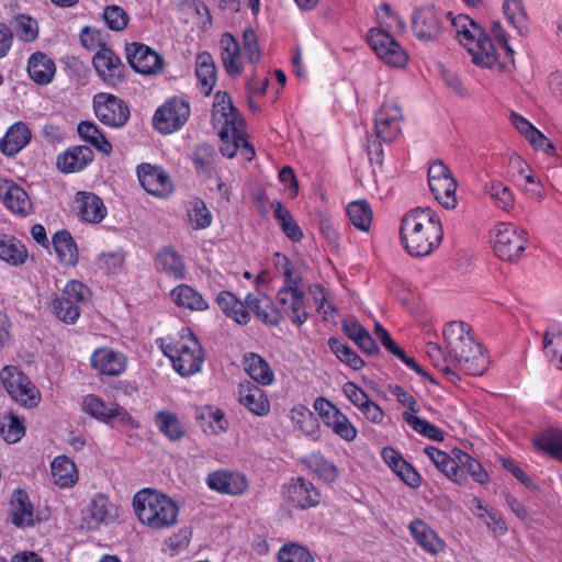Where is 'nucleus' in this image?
I'll return each mask as SVG.
<instances>
[{
    "instance_id": "nucleus-21",
    "label": "nucleus",
    "mask_w": 562,
    "mask_h": 562,
    "mask_svg": "<svg viewBox=\"0 0 562 562\" xmlns=\"http://www.w3.org/2000/svg\"><path fill=\"white\" fill-rule=\"evenodd\" d=\"M9 516L18 528L33 527L40 519L35 516L33 505L24 490H15L10 501Z\"/></svg>"
},
{
    "instance_id": "nucleus-18",
    "label": "nucleus",
    "mask_w": 562,
    "mask_h": 562,
    "mask_svg": "<svg viewBox=\"0 0 562 562\" xmlns=\"http://www.w3.org/2000/svg\"><path fill=\"white\" fill-rule=\"evenodd\" d=\"M90 363L100 374L117 376L126 370L127 359L120 351L102 347L92 352Z\"/></svg>"
},
{
    "instance_id": "nucleus-39",
    "label": "nucleus",
    "mask_w": 562,
    "mask_h": 562,
    "mask_svg": "<svg viewBox=\"0 0 562 562\" xmlns=\"http://www.w3.org/2000/svg\"><path fill=\"white\" fill-rule=\"evenodd\" d=\"M244 367L252 380L261 385H269L273 382V371L269 363L257 353H248L244 357Z\"/></svg>"
},
{
    "instance_id": "nucleus-34",
    "label": "nucleus",
    "mask_w": 562,
    "mask_h": 562,
    "mask_svg": "<svg viewBox=\"0 0 562 562\" xmlns=\"http://www.w3.org/2000/svg\"><path fill=\"white\" fill-rule=\"evenodd\" d=\"M195 75L200 91L206 97L210 95L216 82V68L212 55L207 52L196 56Z\"/></svg>"
},
{
    "instance_id": "nucleus-23",
    "label": "nucleus",
    "mask_w": 562,
    "mask_h": 562,
    "mask_svg": "<svg viewBox=\"0 0 562 562\" xmlns=\"http://www.w3.org/2000/svg\"><path fill=\"white\" fill-rule=\"evenodd\" d=\"M0 200L13 213L27 215L31 211L27 193L11 180L0 181Z\"/></svg>"
},
{
    "instance_id": "nucleus-5",
    "label": "nucleus",
    "mask_w": 562,
    "mask_h": 562,
    "mask_svg": "<svg viewBox=\"0 0 562 562\" xmlns=\"http://www.w3.org/2000/svg\"><path fill=\"white\" fill-rule=\"evenodd\" d=\"M10 396L24 407H35L40 402V392L31 380L16 367L7 366L0 374Z\"/></svg>"
},
{
    "instance_id": "nucleus-56",
    "label": "nucleus",
    "mask_w": 562,
    "mask_h": 562,
    "mask_svg": "<svg viewBox=\"0 0 562 562\" xmlns=\"http://www.w3.org/2000/svg\"><path fill=\"white\" fill-rule=\"evenodd\" d=\"M402 418L418 434L435 440H443V431L437 426L430 424L426 419L419 418L412 413L404 412Z\"/></svg>"
},
{
    "instance_id": "nucleus-28",
    "label": "nucleus",
    "mask_w": 562,
    "mask_h": 562,
    "mask_svg": "<svg viewBox=\"0 0 562 562\" xmlns=\"http://www.w3.org/2000/svg\"><path fill=\"white\" fill-rule=\"evenodd\" d=\"M29 77L40 86L50 83L56 74L55 61L43 52L33 53L27 60Z\"/></svg>"
},
{
    "instance_id": "nucleus-43",
    "label": "nucleus",
    "mask_w": 562,
    "mask_h": 562,
    "mask_svg": "<svg viewBox=\"0 0 562 562\" xmlns=\"http://www.w3.org/2000/svg\"><path fill=\"white\" fill-rule=\"evenodd\" d=\"M79 136L100 153L109 155L112 151V145L99 130L98 125L90 121H82L77 127Z\"/></svg>"
},
{
    "instance_id": "nucleus-59",
    "label": "nucleus",
    "mask_w": 562,
    "mask_h": 562,
    "mask_svg": "<svg viewBox=\"0 0 562 562\" xmlns=\"http://www.w3.org/2000/svg\"><path fill=\"white\" fill-rule=\"evenodd\" d=\"M111 503L104 494H97L91 501L89 513L93 522L109 524L112 519Z\"/></svg>"
},
{
    "instance_id": "nucleus-14",
    "label": "nucleus",
    "mask_w": 562,
    "mask_h": 562,
    "mask_svg": "<svg viewBox=\"0 0 562 562\" xmlns=\"http://www.w3.org/2000/svg\"><path fill=\"white\" fill-rule=\"evenodd\" d=\"M125 54L130 66L136 72L151 75L162 68V57L145 44H127Z\"/></svg>"
},
{
    "instance_id": "nucleus-11",
    "label": "nucleus",
    "mask_w": 562,
    "mask_h": 562,
    "mask_svg": "<svg viewBox=\"0 0 562 562\" xmlns=\"http://www.w3.org/2000/svg\"><path fill=\"white\" fill-rule=\"evenodd\" d=\"M403 120L401 105L394 100H385L374 114L376 137L385 143L394 142L401 134Z\"/></svg>"
},
{
    "instance_id": "nucleus-9",
    "label": "nucleus",
    "mask_w": 562,
    "mask_h": 562,
    "mask_svg": "<svg viewBox=\"0 0 562 562\" xmlns=\"http://www.w3.org/2000/svg\"><path fill=\"white\" fill-rule=\"evenodd\" d=\"M367 40L378 57L385 64L393 67L405 66L407 55L389 32L380 27H372L367 34Z\"/></svg>"
},
{
    "instance_id": "nucleus-42",
    "label": "nucleus",
    "mask_w": 562,
    "mask_h": 562,
    "mask_svg": "<svg viewBox=\"0 0 562 562\" xmlns=\"http://www.w3.org/2000/svg\"><path fill=\"white\" fill-rule=\"evenodd\" d=\"M16 37L24 43H33L38 37V23L27 14H15L8 24Z\"/></svg>"
},
{
    "instance_id": "nucleus-31",
    "label": "nucleus",
    "mask_w": 562,
    "mask_h": 562,
    "mask_svg": "<svg viewBox=\"0 0 562 562\" xmlns=\"http://www.w3.org/2000/svg\"><path fill=\"white\" fill-rule=\"evenodd\" d=\"M212 115L213 120H217L220 116L224 120V124L231 125L232 130L235 131L245 125V121L233 104L231 95L225 91L215 93Z\"/></svg>"
},
{
    "instance_id": "nucleus-6",
    "label": "nucleus",
    "mask_w": 562,
    "mask_h": 562,
    "mask_svg": "<svg viewBox=\"0 0 562 562\" xmlns=\"http://www.w3.org/2000/svg\"><path fill=\"white\" fill-rule=\"evenodd\" d=\"M527 233L510 223H502L495 229L493 248L498 258L513 261L520 257L527 245Z\"/></svg>"
},
{
    "instance_id": "nucleus-64",
    "label": "nucleus",
    "mask_w": 562,
    "mask_h": 562,
    "mask_svg": "<svg viewBox=\"0 0 562 562\" xmlns=\"http://www.w3.org/2000/svg\"><path fill=\"white\" fill-rule=\"evenodd\" d=\"M488 194L492 196L496 205L504 211H509L514 205V195L512 191L501 182H493L488 188Z\"/></svg>"
},
{
    "instance_id": "nucleus-30",
    "label": "nucleus",
    "mask_w": 562,
    "mask_h": 562,
    "mask_svg": "<svg viewBox=\"0 0 562 562\" xmlns=\"http://www.w3.org/2000/svg\"><path fill=\"white\" fill-rule=\"evenodd\" d=\"M32 134L27 125L16 122L9 127L0 139V150L5 156H14L21 151L31 140Z\"/></svg>"
},
{
    "instance_id": "nucleus-1",
    "label": "nucleus",
    "mask_w": 562,
    "mask_h": 562,
    "mask_svg": "<svg viewBox=\"0 0 562 562\" xmlns=\"http://www.w3.org/2000/svg\"><path fill=\"white\" fill-rule=\"evenodd\" d=\"M439 218L429 209L417 207L407 212L401 224V239L413 257L430 255L442 239Z\"/></svg>"
},
{
    "instance_id": "nucleus-57",
    "label": "nucleus",
    "mask_w": 562,
    "mask_h": 562,
    "mask_svg": "<svg viewBox=\"0 0 562 562\" xmlns=\"http://www.w3.org/2000/svg\"><path fill=\"white\" fill-rule=\"evenodd\" d=\"M503 12L507 21L522 34L527 30V13L520 0H505L503 3Z\"/></svg>"
},
{
    "instance_id": "nucleus-17",
    "label": "nucleus",
    "mask_w": 562,
    "mask_h": 562,
    "mask_svg": "<svg viewBox=\"0 0 562 562\" xmlns=\"http://www.w3.org/2000/svg\"><path fill=\"white\" fill-rule=\"evenodd\" d=\"M207 486L221 494L238 496L248 488L247 477L239 472L217 470L211 472L206 479Z\"/></svg>"
},
{
    "instance_id": "nucleus-55",
    "label": "nucleus",
    "mask_w": 562,
    "mask_h": 562,
    "mask_svg": "<svg viewBox=\"0 0 562 562\" xmlns=\"http://www.w3.org/2000/svg\"><path fill=\"white\" fill-rule=\"evenodd\" d=\"M335 435L346 441H353L357 438L358 430L349 418L339 409L334 412L331 418L326 424Z\"/></svg>"
},
{
    "instance_id": "nucleus-44",
    "label": "nucleus",
    "mask_w": 562,
    "mask_h": 562,
    "mask_svg": "<svg viewBox=\"0 0 562 562\" xmlns=\"http://www.w3.org/2000/svg\"><path fill=\"white\" fill-rule=\"evenodd\" d=\"M347 216L351 224L362 232H368L372 223L373 212L366 200L350 202L346 209Z\"/></svg>"
},
{
    "instance_id": "nucleus-51",
    "label": "nucleus",
    "mask_w": 562,
    "mask_h": 562,
    "mask_svg": "<svg viewBox=\"0 0 562 562\" xmlns=\"http://www.w3.org/2000/svg\"><path fill=\"white\" fill-rule=\"evenodd\" d=\"M303 463L319 477L326 481H334L337 477L336 465L327 460L321 452H313L303 459Z\"/></svg>"
},
{
    "instance_id": "nucleus-37",
    "label": "nucleus",
    "mask_w": 562,
    "mask_h": 562,
    "mask_svg": "<svg viewBox=\"0 0 562 562\" xmlns=\"http://www.w3.org/2000/svg\"><path fill=\"white\" fill-rule=\"evenodd\" d=\"M220 44L222 61L227 74L233 77L240 75L241 66L238 64L240 47L237 40L231 33H224Z\"/></svg>"
},
{
    "instance_id": "nucleus-52",
    "label": "nucleus",
    "mask_w": 562,
    "mask_h": 562,
    "mask_svg": "<svg viewBox=\"0 0 562 562\" xmlns=\"http://www.w3.org/2000/svg\"><path fill=\"white\" fill-rule=\"evenodd\" d=\"M452 453L458 461L459 468L462 471L465 469L475 482L480 484H485L488 482V474L477 460L461 449H453Z\"/></svg>"
},
{
    "instance_id": "nucleus-54",
    "label": "nucleus",
    "mask_w": 562,
    "mask_h": 562,
    "mask_svg": "<svg viewBox=\"0 0 562 562\" xmlns=\"http://www.w3.org/2000/svg\"><path fill=\"white\" fill-rule=\"evenodd\" d=\"M543 350L547 358L562 370V329L548 328L543 335Z\"/></svg>"
},
{
    "instance_id": "nucleus-45",
    "label": "nucleus",
    "mask_w": 562,
    "mask_h": 562,
    "mask_svg": "<svg viewBox=\"0 0 562 562\" xmlns=\"http://www.w3.org/2000/svg\"><path fill=\"white\" fill-rule=\"evenodd\" d=\"M27 250L25 246L12 236L0 239V259L11 266H20L25 262Z\"/></svg>"
},
{
    "instance_id": "nucleus-48",
    "label": "nucleus",
    "mask_w": 562,
    "mask_h": 562,
    "mask_svg": "<svg viewBox=\"0 0 562 562\" xmlns=\"http://www.w3.org/2000/svg\"><path fill=\"white\" fill-rule=\"evenodd\" d=\"M451 26L454 36L461 45H468L469 42L475 40V35L480 34L481 26L465 14H459L451 18Z\"/></svg>"
},
{
    "instance_id": "nucleus-47",
    "label": "nucleus",
    "mask_w": 562,
    "mask_h": 562,
    "mask_svg": "<svg viewBox=\"0 0 562 562\" xmlns=\"http://www.w3.org/2000/svg\"><path fill=\"white\" fill-rule=\"evenodd\" d=\"M328 346L339 361L353 370H361L364 367L363 359L340 338L330 337Z\"/></svg>"
},
{
    "instance_id": "nucleus-53",
    "label": "nucleus",
    "mask_w": 562,
    "mask_h": 562,
    "mask_svg": "<svg viewBox=\"0 0 562 562\" xmlns=\"http://www.w3.org/2000/svg\"><path fill=\"white\" fill-rule=\"evenodd\" d=\"M25 435L23 419L15 414H8L0 420V436L8 443H15Z\"/></svg>"
},
{
    "instance_id": "nucleus-32",
    "label": "nucleus",
    "mask_w": 562,
    "mask_h": 562,
    "mask_svg": "<svg viewBox=\"0 0 562 562\" xmlns=\"http://www.w3.org/2000/svg\"><path fill=\"white\" fill-rule=\"evenodd\" d=\"M246 304L249 311L266 325L277 326L283 318L282 312L274 306L269 297H262L248 293Z\"/></svg>"
},
{
    "instance_id": "nucleus-60",
    "label": "nucleus",
    "mask_w": 562,
    "mask_h": 562,
    "mask_svg": "<svg viewBox=\"0 0 562 562\" xmlns=\"http://www.w3.org/2000/svg\"><path fill=\"white\" fill-rule=\"evenodd\" d=\"M215 149L209 144H201L196 146L193 153V164L199 172L210 175L213 169Z\"/></svg>"
},
{
    "instance_id": "nucleus-33",
    "label": "nucleus",
    "mask_w": 562,
    "mask_h": 562,
    "mask_svg": "<svg viewBox=\"0 0 562 562\" xmlns=\"http://www.w3.org/2000/svg\"><path fill=\"white\" fill-rule=\"evenodd\" d=\"M216 302L222 312L237 324L246 325L249 323L250 313L246 301H240L229 291H222L217 295Z\"/></svg>"
},
{
    "instance_id": "nucleus-7",
    "label": "nucleus",
    "mask_w": 562,
    "mask_h": 562,
    "mask_svg": "<svg viewBox=\"0 0 562 562\" xmlns=\"http://www.w3.org/2000/svg\"><path fill=\"white\" fill-rule=\"evenodd\" d=\"M425 351L432 364L440 370L450 382H457L459 380L457 371H462L470 375L482 374V367H471L468 364V361H463L456 353L453 356L450 350L447 349V352H445L436 342H428Z\"/></svg>"
},
{
    "instance_id": "nucleus-63",
    "label": "nucleus",
    "mask_w": 562,
    "mask_h": 562,
    "mask_svg": "<svg viewBox=\"0 0 562 562\" xmlns=\"http://www.w3.org/2000/svg\"><path fill=\"white\" fill-rule=\"evenodd\" d=\"M189 217L194 229H204L212 223V214L204 201L200 199L193 201Z\"/></svg>"
},
{
    "instance_id": "nucleus-13",
    "label": "nucleus",
    "mask_w": 562,
    "mask_h": 562,
    "mask_svg": "<svg viewBox=\"0 0 562 562\" xmlns=\"http://www.w3.org/2000/svg\"><path fill=\"white\" fill-rule=\"evenodd\" d=\"M300 281H289L278 291L277 299L281 305L282 315L285 314L296 326H302L308 319L304 291L300 288Z\"/></svg>"
},
{
    "instance_id": "nucleus-15",
    "label": "nucleus",
    "mask_w": 562,
    "mask_h": 562,
    "mask_svg": "<svg viewBox=\"0 0 562 562\" xmlns=\"http://www.w3.org/2000/svg\"><path fill=\"white\" fill-rule=\"evenodd\" d=\"M95 71L109 86L115 87L123 81L124 65L112 49L102 45L92 59Z\"/></svg>"
},
{
    "instance_id": "nucleus-25",
    "label": "nucleus",
    "mask_w": 562,
    "mask_h": 562,
    "mask_svg": "<svg viewBox=\"0 0 562 562\" xmlns=\"http://www.w3.org/2000/svg\"><path fill=\"white\" fill-rule=\"evenodd\" d=\"M425 453L449 480L459 485H464L468 482V477L464 471L459 468L454 456L451 457L447 452L431 446L425 448Z\"/></svg>"
},
{
    "instance_id": "nucleus-24",
    "label": "nucleus",
    "mask_w": 562,
    "mask_h": 562,
    "mask_svg": "<svg viewBox=\"0 0 562 562\" xmlns=\"http://www.w3.org/2000/svg\"><path fill=\"white\" fill-rule=\"evenodd\" d=\"M93 151L88 146H74L58 155L57 168L63 173L83 170L93 160Z\"/></svg>"
},
{
    "instance_id": "nucleus-29",
    "label": "nucleus",
    "mask_w": 562,
    "mask_h": 562,
    "mask_svg": "<svg viewBox=\"0 0 562 562\" xmlns=\"http://www.w3.org/2000/svg\"><path fill=\"white\" fill-rule=\"evenodd\" d=\"M239 402L251 413L265 416L270 412L269 400L262 389L247 381L238 386Z\"/></svg>"
},
{
    "instance_id": "nucleus-49",
    "label": "nucleus",
    "mask_w": 562,
    "mask_h": 562,
    "mask_svg": "<svg viewBox=\"0 0 562 562\" xmlns=\"http://www.w3.org/2000/svg\"><path fill=\"white\" fill-rule=\"evenodd\" d=\"M291 419L305 436L314 440L319 438V423L313 413L304 406L294 407L291 411Z\"/></svg>"
},
{
    "instance_id": "nucleus-27",
    "label": "nucleus",
    "mask_w": 562,
    "mask_h": 562,
    "mask_svg": "<svg viewBox=\"0 0 562 562\" xmlns=\"http://www.w3.org/2000/svg\"><path fill=\"white\" fill-rule=\"evenodd\" d=\"M468 47L472 61L483 68H491L497 61L495 46L490 36L481 29L480 34L475 35L473 42H469Z\"/></svg>"
},
{
    "instance_id": "nucleus-35",
    "label": "nucleus",
    "mask_w": 562,
    "mask_h": 562,
    "mask_svg": "<svg viewBox=\"0 0 562 562\" xmlns=\"http://www.w3.org/2000/svg\"><path fill=\"white\" fill-rule=\"evenodd\" d=\"M532 445L552 459L562 463V430L549 427L532 439Z\"/></svg>"
},
{
    "instance_id": "nucleus-46",
    "label": "nucleus",
    "mask_w": 562,
    "mask_h": 562,
    "mask_svg": "<svg viewBox=\"0 0 562 562\" xmlns=\"http://www.w3.org/2000/svg\"><path fill=\"white\" fill-rule=\"evenodd\" d=\"M53 245L60 261L67 265H75L77 262L78 249L69 232H57L53 236Z\"/></svg>"
},
{
    "instance_id": "nucleus-12",
    "label": "nucleus",
    "mask_w": 562,
    "mask_h": 562,
    "mask_svg": "<svg viewBox=\"0 0 562 562\" xmlns=\"http://www.w3.org/2000/svg\"><path fill=\"white\" fill-rule=\"evenodd\" d=\"M189 116V103L181 98L175 97L158 108L154 115V125L159 132L170 134L181 128Z\"/></svg>"
},
{
    "instance_id": "nucleus-2",
    "label": "nucleus",
    "mask_w": 562,
    "mask_h": 562,
    "mask_svg": "<svg viewBox=\"0 0 562 562\" xmlns=\"http://www.w3.org/2000/svg\"><path fill=\"white\" fill-rule=\"evenodd\" d=\"M133 507L138 520L153 530H162L177 524L179 506L169 496L145 488L133 497Z\"/></svg>"
},
{
    "instance_id": "nucleus-10",
    "label": "nucleus",
    "mask_w": 562,
    "mask_h": 562,
    "mask_svg": "<svg viewBox=\"0 0 562 562\" xmlns=\"http://www.w3.org/2000/svg\"><path fill=\"white\" fill-rule=\"evenodd\" d=\"M446 14L428 4L416 9L412 16V27L415 36L423 42L437 41L443 31Z\"/></svg>"
},
{
    "instance_id": "nucleus-8",
    "label": "nucleus",
    "mask_w": 562,
    "mask_h": 562,
    "mask_svg": "<svg viewBox=\"0 0 562 562\" xmlns=\"http://www.w3.org/2000/svg\"><path fill=\"white\" fill-rule=\"evenodd\" d=\"M93 109L98 120L110 127H123L131 115L127 103L111 93L101 92L93 98Z\"/></svg>"
},
{
    "instance_id": "nucleus-38",
    "label": "nucleus",
    "mask_w": 562,
    "mask_h": 562,
    "mask_svg": "<svg viewBox=\"0 0 562 562\" xmlns=\"http://www.w3.org/2000/svg\"><path fill=\"white\" fill-rule=\"evenodd\" d=\"M52 475L55 483L60 487H70L76 484L78 480V472L76 464L67 456L56 457L52 464Z\"/></svg>"
},
{
    "instance_id": "nucleus-40",
    "label": "nucleus",
    "mask_w": 562,
    "mask_h": 562,
    "mask_svg": "<svg viewBox=\"0 0 562 562\" xmlns=\"http://www.w3.org/2000/svg\"><path fill=\"white\" fill-rule=\"evenodd\" d=\"M173 302L181 307L192 311H204L209 307L207 302L193 288L187 284H180L171 292Z\"/></svg>"
},
{
    "instance_id": "nucleus-58",
    "label": "nucleus",
    "mask_w": 562,
    "mask_h": 562,
    "mask_svg": "<svg viewBox=\"0 0 562 562\" xmlns=\"http://www.w3.org/2000/svg\"><path fill=\"white\" fill-rule=\"evenodd\" d=\"M52 308L54 314L64 323L75 324L80 316V310L75 301H69L67 296H59L53 301Z\"/></svg>"
},
{
    "instance_id": "nucleus-50",
    "label": "nucleus",
    "mask_w": 562,
    "mask_h": 562,
    "mask_svg": "<svg viewBox=\"0 0 562 562\" xmlns=\"http://www.w3.org/2000/svg\"><path fill=\"white\" fill-rule=\"evenodd\" d=\"M157 265L160 270L175 279H181L184 276L183 260L180 255L171 248H164L158 254Z\"/></svg>"
},
{
    "instance_id": "nucleus-41",
    "label": "nucleus",
    "mask_w": 562,
    "mask_h": 562,
    "mask_svg": "<svg viewBox=\"0 0 562 562\" xmlns=\"http://www.w3.org/2000/svg\"><path fill=\"white\" fill-rule=\"evenodd\" d=\"M457 181L452 176L429 183L435 199L446 209H454L457 205Z\"/></svg>"
},
{
    "instance_id": "nucleus-62",
    "label": "nucleus",
    "mask_w": 562,
    "mask_h": 562,
    "mask_svg": "<svg viewBox=\"0 0 562 562\" xmlns=\"http://www.w3.org/2000/svg\"><path fill=\"white\" fill-rule=\"evenodd\" d=\"M103 20L110 30L121 32L127 26L130 16L122 7L112 4L104 8Z\"/></svg>"
},
{
    "instance_id": "nucleus-4",
    "label": "nucleus",
    "mask_w": 562,
    "mask_h": 562,
    "mask_svg": "<svg viewBox=\"0 0 562 562\" xmlns=\"http://www.w3.org/2000/svg\"><path fill=\"white\" fill-rule=\"evenodd\" d=\"M447 349L468 361L471 367H482V374L487 367L486 358L480 344L475 342L471 335V328L468 324L460 321H453L446 325L443 329Z\"/></svg>"
},
{
    "instance_id": "nucleus-3",
    "label": "nucleus",
    "mask_w": 562,
    "mask_h": 562,
    "mask_svg": "<svg viewBox=\"0 0 562 562\" xmlns=\"http://www.w3.org/2000/svg\"><path fill=\"white\" fill-rule=\"evenodd\" d=\"M159 347L168 357L173 369L182 376H190L201 371L204 352L189 328H182L178 337L158 339Z\"/></svg>"
},
{
    "instance_id": "nucleus-26",
    "label": "nucleus",
    "mask_w": 562,
    "mask_h": 562,
    "mask_svg": "<svg viewBox=\"0 0 562 562\" xmlns=\"http://www.w3.org/2000/svg\"><path fill=\"white\" fill-rule=\"evenodd\" d=\"M408 529L416 543L426 552L436 555L443 551L445 541L424 520H412Z\"/></svg>"
},
{
    "instance_id": "nucleus-19",
    "label": "nucleus",
    "mask_w": 562,
    "mask_h": 562,
    "mask_svg": "<svg viewBox=\"0 0 562 562\" xmlns=\"http://www.w3.org/2000/svg\"><path fill=\"white\" fill-rule=\"evenodd\" d=\"M82 411L104 423H110L113 418H119L124 423L132 420L131 415L123 407L114 403H105L94 394H89L83 398Z\"/></svg>"
},
{
    "instance_id": "nucleus-61",
    "label": "nucleus",
    "mask_w": 562,
    "mask_h": 562,
    "mask_svg": "<svg viewBox=\"0 0 562 562\" xmlns=\"http://www.w3.org/2000/svg\"><path fill=\"white\" fill-rule=\"evenodd\" d=\"M278 559L280 562H314L311 552L297 543L282 546L278 552Z\"/></svg>"
},
{
    "instance_id": "nucleus-16",
    "label": "nucleus",
    "mask_w": 562,
    "mask_h": 562,
    "mask_svg": "<svg viewBox=\"0 0 562 562\" xmlns=\"http://www.w3.org/2000/svg\"><path fill=\"white\" fill-rule=\"evenodd\" d=\"M142 187L151 195L167 196L172 192V182L167 172L159 166L142 164L137 168Z\"/></svg>"
},
{
    "instance_id": "nucleus-20",
    "label": "nucleus",
    "mask_w": 562,
    "mask_h": 562,
    "mask_svg": "<svg viewBox=\"0 0 562 562\" xmlns=\"http://www.w3.org/2000/svg\"><path fill=\"white\" fill-rule=\"evenodd\" d=\"M284 494L286 501L300 509L314 507L321 502V495L313 483L303 477L293 479Z\"/></svg>"
},
{
    "instance_id": "nucleus-36",
    "label": "nucleus",
    "mask_w": 562,
    "mask_h": 562,
    "mask_svg": "<svg viewBox=\"0 0 562 562\" xmlns=\"http://www.w3.org/2000/svg\"><path fill=\"white\" fill-rule=\"evenodd\" d=\"M154 422L158 430L170 441H178L186 436V426L171 411H158Z\"/></svg>"
},
{
    "instance_id": "nucleus-22",
    "label": "nucleus",
    "mask_w": 562,
    "mask_h": 562,
    "mask_svg": "<svg viewBox=\"0 0 562 562\" xmlns=\"http://www.w3.org/2000/svg\"><path fill=\"white\" fill-rule=\"evenodd\" d=\"M75 203L77 215L85 222L98 224L108 214V210L102 199L92 192H77Z\"/></svg>"
}]
</instances>
